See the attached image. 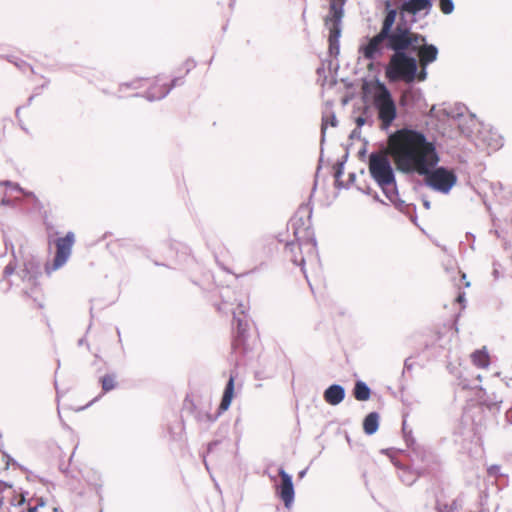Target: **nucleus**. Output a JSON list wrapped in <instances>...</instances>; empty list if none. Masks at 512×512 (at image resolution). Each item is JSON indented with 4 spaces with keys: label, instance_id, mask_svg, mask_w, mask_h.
<instances>
[{
    "label": "nucleus",
    "instance_id": "obj_1",
    "mask_svg": "<svg viewBox=\"0 0 512 512\" xmlns=\"http://www.w3.org/2000/svg\"><path fill=\"white\" fill-rule=\"evenodd\" d=\"M397 11L386 3V14L380 31L372 37H366L358 52L366 60L375 61L384 55L385 49L393 51L385 73L390 81L413 83L416 74V57L407 54V48L418 39L411 38L409 26L401 18L396 22Z\"/></svg>",
    "mask_w": 512,
    "mask_h": 512
},
{
    "label": "nucleus",
    "instance_id": "obj_2",
    "mask_svg": "<svg viewBox=\"0 0 512 512\" xmlns=\"http://www.w3.org/2000/svg\"><path fill=\"white\" fill-rule=\"evenodd\" d=\"M389 146L400 169L424 175L426 185L433 190L447 194L456 184L453 170L436 167L439 162L436 148L423 133L407 128L397 130L389 135Z\"/></svg>",
    "mask_w": 512,
    "mask_h": 512
},
{
    "label": "nucleus",
    "instance_id": "obj_3",
    "mask_svg": "<svg viewBox=\"0 0 512 512\" xmlns=\"http://www.w3.org/2000/svg\"><path fill=\"white\" fill-rule=\"evenodd\" d=\"M312 212L313 209L310 203H304L299 206L296 215L292 219L295 240L287 242L285 245L286 256L290 258L293 264L301 266L304 275H306L304 268L306 261H314L318 257L313 231L310 227H300L305 225L304 216H307L308 220H310ZM305 277L307 278V276Z\"/></svg>",
    "mask_w": 512,
    "mask_h": 512
},
{
    "label": "nucleus",
    "instance_id": "obj_4",
    "mask_svg": "<svg viewBox=\"0 0 512 512\" xmlns=\"http://www.w3.org/2000/svg\"><path fill=\"white\" fill-rule=\"evenodd\" d=\"M368 169L372 179L381 188L386 198L399 210L407 206L399 198L394 169L387 155L372 152L368 159Z\"/></svg>",
    "mask_w": 512,
    "mask_h": 512
},
{
    "label": "nucleus",
    "instance_id": "obj_5",
    "mask_svg": "<svg viewBox=\"0 0 512 512\" xmlns=\"http://www.w3.org/2000/svg\"><path fill=\"white\" fill-rule=\"evenodd\" d=\"M373 106L377 111L381 129L387 131L397 117V107L390 90L380 81L376 83Z\"/></svg>",
    "mask_w": 512,
    "mask_h": 512
},
{
    "label": "nucleus",
    "instance_id": "obj_6",
    "mask_svg": "<svg viewBox=\"0 0 512 512\" xmlns=\"http://www.w3.org/2000/svg\"><path fill=\"white\" fill-rule=\"evenodd\" d=\"M344 11L341 3L333 2L330 4L328 15L325 17V27L329 30V53L337 56L340 52L339 39L342 32V18Z\"/></svg>",
    "mask_w": 512,
    "mask_h": 512
},
{
    "label": "nucleus",
    "instance_id": "obj_7",
    "mask_svg": "<svg viewBox=\"0 0 512 512\" xmlns=\"http://www.w3.org/2000/svg\"><path fill=\"white\" fill-rule=\"evenodd\" d=\"M409 34L411 38L415 36L418 38L416 42L413 43L407 48V54L412 55L417 54L419 57L420 66H429L431 63L437 60L439 50L434 44H428L426 37L422 34L413 32L411 27L409 26Z\"/></svg>",
    "mask_w": 512,
    "mask_h": 512
},
{
    "label": "nucleus",
    "instance_id": "obj_8",
    "mask_svg": "<svg viewBox=\"0 0 512 512\" xmlns=\"http://www.w3.org/2000/svg\"><path fill=\"white\" fill-rule=\"evenodd\" d=\"M75 242V235L73 232L69 231L64 237H59L55 241L56 245V254L53 260L52 267L46 266V272L49 274L52 271H55L61 268L68 261L72 247Z\"/></svg>",
    "mask_w": 512,
    "mask_h": 512
},
{
    "label": "nucleus",
    "instance_id": "obj_9",
    "mask_svg": "<svg viewBox=\"0 0 512 512\" xmlns=\"http://www.w3.org/2000/svg\"><path fill=\"white\" fill-rule=\"evenodd\" d=\"M41 275L40 267L33 261L24 263L23 268L17 272V276L23 282V292L31 296L38 286V277Z\"/></svg>",
    "mask_w": 512,
    "mask_h": 512
},
{
    "label": "nucleus",
    "instance_id": "obj_10",
    "mask_svg": "<svg viewBox=\"0 0 512 512\" xmlns=\"http://www.w3.org/2000/svg\"><path fill=\"white\" fill-rule=\"evenodd\" d=\"M278 475L280 476L281 481L279 484L275 485L276 494L284 502L285 507L289 509L291 508L295 498L292 476L288 474L283 467L278 469Z\"/></svg>",
    "mask_w": 512,
    "mask_h": 512
},
{
    "label": "nucleus",
    "instance_id": "obj_11",
    "mask_svg": "<svg viewBox=\"0 0 512 512\" xmlns=\"http://www.w3.org/2000/svg\"><path fill=\"white\" fill-rule=\"evenodd\" d=\"M244 308V305L240 304L237 311L233 312V318L236 322V331L233 341V348L235 350L239 348V345L244 343L249 329V321L245 315Z\"/></svg>",
    "mask_w": 512,
    "mask_h": 512
},
{
    "label": "nucleus",
    "instance_id": "obj_12",
    "mask_svg": "<svg viewBox=\"0 0 512 512\" xmlns=\"http://www.w3.org/2000/svg\"><path fill=\"white\" fill-rule=\"evenodd\" d=\"M383 453L387 454L393 465L398 469V476L402 483L407 486L412 485L419 475L422 473L419 469L413 470L400 463V461L394 456V452L391 450H382Z\"/></svg>",
    "mask_w": 512,
    "mask_h": 512
},
{
    "label": "nucleus",
    "instance_id": "obj_13",
    "mask_svg": "<svg viewBox=\"0 0 512 512\" xmlns=\"http://www.w3.org/2000/svg\"><path fill=\"white\" fill-rule=\"evenodd\" d=\"M234 390H235V377L233 374H231L229 377V380L225 386L223 396H222V399H221V402H220V405L218 408V413L215 416L206 414L207 421L214 422L221 413L228 410V408L231 405L233 396H234Z\"/></svg>",
    "mask_w": 512,
    "mask_h": 512
},
{
    "label": "nucleus",
    "instance_id": "obj_14",
    "mask_svg": "<svg viewBox=\"0 0 512 512\" xmlns=\"http://www.w3.org/2000/svg\"><path fill=\"white\" fill-rule=\"evenodd\" d=\"M478 141L487 149L496 151L503 146V137L495 130L483 129L479 132Z\"/></svg>",
    "mask_w": 512,
    "mask_h": 512
},
{
    "label": "nucleus",
    "instance_id": "obj_15",
    "mask_svg": "<svg viewBox=\"0 0 512 512\" xmlns=\"http://www.w3.org/2000/svg\"><path fill=\"white\" fill-rule=\"evenodd\" d=\"M432 9V0H406L401 7L402 13L417 15L424 12L428 15Z\"/></svg>",
    "mask_w": 512,
    "mask_h": 512
},
{
    "label": "nucleus",
    "instance_id": "obj_16",
    "mask_svg": "<svg viewBox=\"0 0 512 512\" xmlns=\"http://www.w3.org/2000/svg\"><path fill=\"white\" fill-rule=\"evenodd\" d=\"M182 83L183 81L181 80V78L176 77L172 80V83L169 87H167L165 84L154 85L153 87L148 89V91L145 93V97L149 101L161 100L169 94L173 87L181 85Z\"/></svg>",
    "mask_w": 512,
    "mask_h": 512
},
{
    "label": "nucleus",
    "instance_id": "obj_17",
    "mask_svg": "<svg viewBox=\"0 0 512 512\" xmlns=\"http://www.w3.org/2000/svg\"><path fill=\"white\" fill-rule=\"evenodd\" d=\"M345 395L346 391L342 385L332 384L325 389L323 398L328 404L336 406L344 400Z\"/></svg>",
    "mask_w": 512,
    "mask_h": 512
},
{
    "label": "nucleus",
    "instance_id": "obj_18",
    "mask_svg": "<svg viewBox=\"0 0 512 512\" xmlns=\"http://www.w3.org/2000/svg\"><path fill=\"white\" fill-rule=\"evenodd\" d=\"M412 449L416 458L423 463V466L419 467L418 469L422 473L425 472L429 468L430 463L434 458L433 454L423 447H420L419 445L414 446Z\"/></svg>",
    "mask_w": 512,
    "mask_h": 512
},
{
    "label": "nucleus",
    "instance_id": "obj_19",
    "mask_svg": "<svg viewBox=\"0 0 512 512\" xmlns=\"http://www.w3.org/2000/svg\"><path fill=\"white\" fill-rule=\"evenodd\" d=\"M379 428V414L370 412L363 421V429L367 435H373Z\"/></svg>",
    "mask_w": 512,
    "mask_h": 512
},
{
    "label": "nucleus",
    "instance_id": "obj_20",
    "mask_svg": "<svg viewBox=\"0 0 512 512\" xmlns=\"http://www.w3.org/2000/svg\"><path fill=\"white\" fill-rule=\"evenodd\" d=\"M353 396L358 401H367L371 397V389L364 381L358 380L353 388Z\"/></svg>",
    "mask_w": 512,
    "mask_h": 512
},
{
    "label": "nucleus",
    "instance_id": "obj_21",
    "mask_svg": "<svg viewBox=\"0 0 512 512\" xmlns=\"http://www.w3.org/2000/svg\"><path fill=\"white\" fill-rule=\"evenodd\" d=\"M471 356L473 363L479 368H487L490 364L489 355L485 349L476 350Z\"/></svg>",
    "mask_w": 512,
    "mask_h": 512
},
{
    "label": "nucleus",
    "instance_id": "obj_22",
    "mask_svg": "<svg viewBox=\"0 0 512 512\" xmlns=\"http://www.w3.org/2000/svg\"><path fill=\"white\" fill-rule=\"evenodd\" d=\"M102 390L107 393L116 387V377L114 374H106L101 378Z\"/></svg>",
    "mask_w": 512,
    "mask_h": 512
},
{
    "label": "nucleus",
    "instance_id": "obj_23",
    "mask_svg": "<svg viewBox=\"0 0 512 512\" xmlns=\"http://www.w3.org/2000/svg\"><path fill=\"white\" fill-rule=\"evenodd\" d=\"M330 124L332 127L337 126V119L334 113H331L330 116H323L322 125H321V142L323 143L325 140V133L327 129V125Z\"/></svg>",
    "mask_w": 512,
    "mask_h": 512
},
{
    "label": "nucleus",
    "instance_id": "obj_24",
    "mask_svg": "<svg viewBox=\"0 0 512 512\" xmlns=\"http://www.w3.org/2000/svg\"><path fill=\"white\" fill-rule=\"evenodd\" d=\"M403 437L408 447L416 446L415 438L413 437L412 429L408 428L406 421L402 424Z\"/></svg>",
    "mask_w": 512,
    "mask_h": 512
},
{
    "label": "nucleus",
    "instance_id": "obj_25",
    "mask_svg": "<svg viewBox=\"0 0 512 512\" xmlns=\"http://www.w3.org/2000/svg\"><path fill=\"white\" fill-rule=\"evenodd\" d=\"M416 98V93L412 90H406L402 93L400 98L401 106H409L412 102H414Z\"/></svg>",
    "mask_w": 512,
    "mask_h": 512
},
{
    "label": "nucleus",
    "instance_id": "obj_26",
    "mask_svg": "<svg viewBox=\"0 0 512 512\" xmlns=\"http://www.w3.org/2000/svg\"><path fill=\"white\" fill-rule=\"evenodd\" d=\"M439 6L444 14H451L454 10L453 0H440Z\"/></svg>",
    "mask_w": 512,
    "mask_h": 512
},
{
    "label": "nucleus",
    "instance_id": "obj_27",
    "mask_svg": "<svg viewBox=\"0 0 512 512\" xmlns=\"http://www.w3.org/2000/svg\"><path fill=\"white\" fill-rule=\"evenodd\" d=\"M144 81L145 80H143V79H139V80L132 81L130 83H123L120 85L119 91L122 92L124 89L130 88V87L133 89H139L143 86L142 83Z\"/></svg>",
    "mask_w": 512,
    "mask_h": 512
},
{
    "label": "nucleus",
    "instance_id": "obj_28",
    "mask_svg": "<svg viewBox=\"0 0 512 512\" xmlns=\"http://www.w3.org/2000/svg\"><path fill=\"white\" fill-rule=\"evenodd\" d=\"M420 67H421V69L418 71V61L416 60V74H415L414 81L416 79L418 81H424L427 78V67L428 66H420Z\"/></svg>",
    "mask_w": 512,
    "mask_h": 512
},
{
    "label": "nucleus",
    "instance_id": "obj_29",
    "mask_svg": "<svg viewBox=\"0 0 512 512\" xmlns=\"http://www.w3.org/2000/svg\"><path fill=\"white\" fill-rule=\"evenodd\" d=\"M1 185L9 187L12 190H16V191L22 192V193H24L27 196L28 195H32V193H25L23 191V189L17 183H13V182H11L9 180L0 181V186Z\"/></svg>",
    "mask_w": 512,
    "mask_h": 512
},
{
    "label": "nucleus",
    "instance_id": "obj_30",
    "mask_svg": "<svg viewBox=\"0 0 512 512\" xmlns=\"http://www.w3.org/2000/svg\"><path fill=\"white\" fill-rule=\"evenodd\" d=\"M344 164H345V159L343 161L337 162V164L335 166L334 177H335L336 181H339V179L342 177V175L344 173Z\"/></svg>",
    "mask_w": 512,
    "mask_h": 512
},
{
    "label": "nucleus",
    "instance_id": "obj_31",
    "mask_svg": "<svg viewBox=\"0 0 512 512\" xmlns=\"http://www.w3.org/2000/svg\"><path fill=\"white\" fill-rule=\"evenodd\" d=\"M15 269H16V264H15L13 261L9 262V263L5 266L4 271H3V276H4V278H8V277H10L11 275H13V274H14V272H15Z\"/></svg>",
    "mask_w": 512,
    "mask_h": 512
},
{
    "label": "nucleus",
    "instance_id": "obj_32",
    "mask_svg": "<svg viewBox=\"0 0 512 512\" xmlns=\"http://www.w3.org/2000/svg\"><path fill=\"white\" fill-rule=\"evenodd\" d=\"M501 467L499 465H491L488 469H487V472L489 474V476H492V477H498V476H501Z\"/></svg>",
    "mask_w": 512,
    "mask_h": 512
},
{
    "label": "nucleus",
    "instance_id": "obj_33",
    "mask_svg": "<svg viewBox=\"0 0 512 512\" xmlns=\"http://www.w3.org/2000/svg\"><path fill=\"white\" fill-rule=\"evenodd\" d=\"M14 64H15V65L20 69V70H22V71H24V72H25V71H27V70L32 71V67H31L29 64H27L25 61H23V60H17V61H15V62H14Z\"/></svg>",
    "mask_w": 512,
    "mask_h": 512
},
{
    "label": "nucleus",
    "instance_id": "obj_34",
    "mask_svg": "<svg viewBox=\"0 0 512 512\" xmlns=\"http://www.w3.org/2000/svg\"><path fill=\"white\" fill-rule=\"evenodd\" d=\"M505 421L508 425H512V406L508 407L505 412Z\"/></svg>",
    "mask_w": 512,
    "mask_h": 512
},
{
    "label": "nucleus",
    "instance_id": "obj_35",
    "mask_svg": "<svg viewBox=\"0 0 512 512\" xmlns=\"http://www.w3.org/2000/svg\"><path fill=\"white\" fill-rule=\"evenodd\" d=\"M0 206H15V201L4 196L0 201Z\"/></svg>",
    "mask_w": 512,
    "mask_h": 512
},
{
    "label": "nucleus",
    "instance_id": "obj_36",
    "mask_svg": "<svg viewBox=\"0 0 512 512\" xmlns=\"http://www.w3.org/2000/svg\"><path fill=\"white\" fill-rule=\"evenodd\" d=\"M455 509H456V502L453 501L450 507L445 505L444 508H439V512H455L454 511Z\"/></svg>",
    "mask_w": 512,
    "mask_h": 512
},
{
    "label": "nucleus",
    "instance_id": "obj_37",
    "mask_svg": "<svg viewBox=\"0 0 512 512\" xmlns=\"http://www.w3.org/2000/svg\"><path fill=\"white\" fill-rule=\"evenodd\" d=\"M185 65H186V73H188V72H190V70H191L192 68H194V67L196 66V63H195V61H194V60H187V61L185 62Z\"/></svg>",
    "mask_w": 512,
    "mask_h": 512
},
{
    "label": "nucleus",
    "instance_id": "obj_38",
    "mask_svg": "<svg viewBox=\"0 0 512 512\" xmlns=\"http://www.w3.org/2000/svg\"><path fill=\"white\" fill-rule=\"evenodd\" d=\"M355 122L357 125L356 128L360 129L366 123V119L363 116H359L356 118Z\"/></svg>",
    "mask_w": 512,
    "mask_h": 512
},
{
    "label": "nucleus",
    "instance_id": "obj_39",
    "mask_svg": "<svg viewBox=\"0 0 512 512\" xmlns=\"http://www.w3.org/2000/svg\"><path fill=\"white\" fill-rule=\"evenodd\" d=\"M11 484L5 481H0V493H3L6 489L11 488Z\"/></svg>",
    "mask_w": 512,
    "mask_h": 512
},
{
    "label": "nucleus",
    "instance_id": "obj_40",
    "mask_svg": "<svg viewBox=\"0 0 512 512\" xmlns=\"http://www.w3.org/2000/svg\"><path fill=\"white\" fill-rule=\"evenodd\" d=\"M412 368H413V364L410 362V358H407V359L405 360V362H404V371H403V373H404L405 371H410V370H412Z\"/></svg>",
    "mask_w": 512,
    "mask_h": 512
},
{
    "label": "nucleus",
    "instance_id": "obj_41",
    "mask_svg": "<svg viewBox=\"0 0 512 512\" xmlns=\"http://www.w3.org/2000/svg\"><path fill=\"white\" fill-rule=\"evenodd\" d=\"M360 135H361V131L359 128H355L351 134H350V138L351 139H356V138H360Z\"/></svg>",
    "mask_w": 512,
    "mask_h": 512
},
{
    "label": "nucleus",
    "instance_id": "obj_42",
    "mask_svg": "<svg viewBox=\"0 0 512 512\" xmlns=\"http://www.w3.org/2000/svg\"><path fill=\"white\" fill-rule=\"evenodd\" d=\"M302 1H303V4H304L303 5V11H302V19L305 20V18H306V9H307V7H306V0H302Z\"/></svg>",
    "mask_w": 512,
    "mask_h": 512
},
{
    "label": "nucleus",
    "instance_id": "obj_43",
    "mask_svg": "<svg viewBox=\"0 0 512 512\" xmlns=\"http://www.w3.org/2000/svg\"><path fill=\"white\" fill-rule=\"evenodd\" d=\"M423 205H424V207H425L427 210H428V209H430V207H431V203H430V201H429V200H427V199H423Z\"/></svg>",
    "mask_w": 512,
    "mask_h": 512
},
{
    "label": "nucleus",
    "instance_id": "obj_44",
    "mask_svg": "<svg viewBox=\"0 0 512 512\" xmlns=\"http://www.w3.org/2000/svg\"><path fill=\"white\" fill-rule=\"evenodd\" d=\"M307 470H308L307 468H305V469L301 470V471L299 472V474H298L299 478H304V477H305V475H306V473H307Z\"/></svg>",
    "mask_w": 512,
    "mask_h": 512
},
{
    "label": "nucleus",
    "instance_id": "obj_45",
    "mask_svg": "<svg viewBox=\"0 0 512 512\" xmlns=\"http://www.w3.org/2000/svg\"><path fill=\"white\" fill-rule=\"evenodd\" d=\"M333 2L341 3V7L343 8L345 0H331L330 4Z\"/></svg>",
    "mask_w": 512,
    "mask_h": 512
},
{
    "label": "nucleus",
    "instance_id": "obj_46",
    "mask_svg": "<svg viewBox=\"0 0 512 512\" xmlns=\"http://www.w3.org/2000/svg\"><path fill=\"white\" fill-rule=\"evenodd\" d=\"M457 300H458L459 302L464 301V294H460V295L458 296Z\"/></svg>",
    "mask_w": 512,
    "mask_h": 512
},
{
    "label": "nucleus",
    "instance_id": "obj_47",
    "mask_svg": "<svg viewBox=\"0 0 512 512\" xmlns=\"http://www.w3.org/2000/svg\"><path fill=\"white\" fill-rule=\"evenodd\" d=\"M355 177H356V176H355V174H354V173H351V174L349 175V178H350V180H351V181H354V180H355Z\"/></svg>",
    "mask_w": 512,
    "mask_h": 512
},
{
    "label": "nucleus",
    "instance_id": "obj_48",
    "mask_svg": "<svg viewBox=\"0 0 512 512\" xmlns=\"http://www.w3.org/2000/svg\"><path fill=\"white\" fill-rule=\"evenodd\" d=\"M85 339L84 338H81L78 342L79 345H82L84 343Z\"/></svg>",
    "mask_w": 512,
    "mask_h": 512
},
{
    "label": "nucleus",
    "instance_id": "obj_49",
    "mask_svg": "<svg viewBox=\"0 0 512 512\" xmlns=\"http://www.w3.org/2000/svg\"><path fill=\"white\" fill-rule=\"evenodd\" d=\"M204 464H205L206 469L209 470L208 464L205 459H204Z\"/></svg>",
    "mask_w": 512,
    "mask_h": 512
},
{
    "label": "nucleus",
    "instance_id": "obj_50",
    "mask_svg": "<svg viewBox=\"0 0 512 512\" xmlns=\"http://www.w3.org/2000/svg\"><path fill=\"white\" fill-rule=\"evenodd\" d=\"M32 100H33V96H30L28 99L29 103H31Z\"/></svg>",
    "mask_w": 512,
    "mask_h": 512
},
{
    "label": "nucleus",
    "instance_id": "obj_51",
    "mask_svg": "<svg viewBox=\"0 0 512 512\" xmlns=\"http://www.w3.org/2000/svg\"><path fill=\"white\" fill-rule=\"evenodd\" d=\"M367 111H368V107H365L364 108V113H367Z\"/></svg>",
    "mask_w": 512,
    "mask_h": 512
},
{
    "label": "nucleus",
    "instance_id": "obj_52",
    "mask_svg": "<svg viewBox=\"0 0 512 512\" xmlns=\"http://www.w3.org/2000/svg\"><path fill=\"white\" fill-rule=\"evenodd\" d=\"M375 199H376V200H379V196H378V194H376V195H375Z\"/></svg>",
    "mask_w": 512,
    "mask_h": 512
},
{
    "label": "nucleus",
    "instance_id": "obj_53",
    "mask_svg": "<svg viewBox=\"0 0 512 512\" xmlns=\"http://www.w3.org/2000/svg\"><path fill=\"white\" fill-rule=\"evenodd\" d=\"M117 334L120 337V330L119 329H117Z\"/></svg>",
    "mask_w": 512,
    "mask_h": 512
},
{
    "label": "nucleus",
    "instance_id": "obj_54",
    "mask_svg": "<svg viewBox=\"0 0 512 512\" xmlns=\"http://www.w3.org/2000/svg\"><path fill=\"white\" fill-rule=\"evenodd\" d=\"M2 504H3V499H2V498H0V505H2Z\"/></svg>",
    "mask_w": 512,
    "mask_h": 512
}]
</instances>
